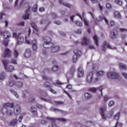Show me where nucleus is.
I'll return each mask as SVG.
<instances>
[{
  "label": "nucleus",
  "instance_id": "nucleus-1",
  "mask_svg": "<svg viewBox=\"0 0 127 127\" xmlns=\"http://www.w3.org/2000/svg\"><path fill=\"white\" fill-rule=\"evenodd\" d=\"M43 40L44 42L43 44L44 48H49L50 47L49 45H52V43L50 42L51 41V38L50 37L47 36L43 37Z\"/></svg>",
  "mask_w": 127,
  "mask_h": 127
},
{
  "label": "nucleus",
  "instance_id": "nucleus-2",
  "mask_svg": "<svg viewBox=\"0 0 127 127\" xmlns=\"http://www.w3.org/2000/svg\"><path fill=\"white\" fill-rule=\"evenodd\" d=\"M107 77L109 79H118L120 77V74L116 72H109L107 73Z\"/></svg>",
  "mask_w": 127,
  "mask_h": 127
},
{
  "label": "nucleus",
  "instance_id": "nucleus-3",
  "mask_svg": "<svg viewBox=\"0 0 127 127\" xmlns=\"http://www.w3.org/2000/svg\"><path fill=\"white\" fill-rule=\"evenodd\" d=\"M49 46H50L49 48H51V52L52 53H57L60 50V47L59 46H55L53 44Z\"/></svg>",
  "mask_w": 127,
  "mask_h": 127
},
{
  "label": "nucleus",
  "instance_id": "nucleus-4",
  "mask_svg": "<svg viewBox=\"0 0 127 127\" xmlns=\"http://www.w3.org/2000/svg\"><path fill=\"white\" fill-rule=\"evenodd\" d=\"M2 56L4 58H5V57L7 58L11 57V51L9 49L6 48L4 51V55H2Z\"/></svg>",
  "mask_w": 127,
  "mask_h": 127
},
{
  "label": "nucleus",
  "instance_id": "nucleus-5",
  "mask_svg": "<svg viewBox=\"0 0 127 127\" xmlns=\"http://www.w3.org/2000/svg\"><path fill=\"white\" fill-rule=\"evenodd\" d=\"M90 43L91 41L89 40V39L84 37L82 39L81 45H83V46H88V44H90Z\"/></svg>",
  "mask_w": 127,
  "mask_h": 127
},
{
  "label": "nucleus",
  "instance_id": "nucleus-6",
  "mask_svg": "<svg viewBox=\"0 0 127 127\" xmlns=\"http://www.w3.org/2000/svg\"><path fill=\"white\" fill-rule=\"evenodd\" d=\"M100 114L103 120H106V116H105V112L107 111V107L106 106H103L100 108Z\"/></svg>",
  "mask_w": 127,
  "mask_h": 127
},
{
  "label": "nucleus",
  "instance_id": "nucleus-7",
  "mask_svg": "<svg viewBox=\"0 0 127 127\" xmlns=\"http://www.w3.org/2000/svg\"><path fill=\"white\" fill-rule=\"evenodd\" d=\"M119 36V32L116 29L114 30L111 32L110 37L112 39H116Z\"/></svg>",
  "mask_w": 127,
  "mask_h": 127
},
{
  "label": "nucleus",
  "instance_id": "nucleus-8",
  "mask_svg": "<svg viewBox=\"0 0 127 127\" xmlns=\"http://www.w3.org/2000/svg\"><path fill=\"white\" fill-rule=\"evenodd\" d=\"M21 111V107L20 105H17L14 108V113L15 115H19Z\"/></svg>",
  "mask_w": 127,
  "mask_h": 127
},
{
  "label": "nucleus",
  "instance_id": "nucleus-9",
  "mask_svg": "<svg viewBox=\"0 0 127 127\" xmlns=\"http://www.w3.org/2000/svg\"><path fill=\"white\" fill-rule=\"evenodd\" d=\"M97 90H99L101 92V95L103 94V86H100L98 88H95V87H91L89 89V91L90 92H92V93H95L97 91Z\"/></svg>",
  "mask_w": 127,
  "mask_h": 127
},
{
  "label": "nucleus",
  "instance_id": "nucleus-10",
  "mask_svg": "<svg viewBox=\"0 0 127 127\" xmlns=\"http://www.w3.org/2000/svg\"><path fill=\"white\" fill-rule=\"evenodd\" d=\"M84 76V70L83 67H79L78 68L77 77L78 78H82Z\"/></svg>",
  "mask_w": 127,
  "mask_h": 127
},
{
  "label": "nucleus",
  "instance_id": "nucleus-11",
  "mask_svg": "<svg viewBox=\"0 0 127 127\" xmlns=\"http://www.w3.org/2000/svg\"><path fill=\"white\" fill-rule=\"evenodd\" d=\"M106 46L108 47V48H109V49H116V47H112V46H111L110 44H109V43H108V42H105L104 45H103L102 47L103 51H106V50H107Z\"/></svg>",
  "mask_w": 127,
  "mask_h": 127
},
{
  "label": "nucleus",
  "instance_id": "nucleus-12",
  "mask_svg": "<svg viewBox=\"0 0 127 127\" xmlns=\"http://www.w3.org/2000/svg\"><path fill=\"white\" fill-rule=\"evenodd\" d=\"M31 56V50L30 49H26L24 54L25 58H29Z\"/></svg>",
  "mask_w": 127,
  "mask_h": 127
},
{
  "label": "nucleus",
  "instance_id": "nucleus-13",
  "mask_svg": "<svg viewBox=\"0 0 127 127\" xmlns=\"http://www.w3.org/2000/svg\"><path fill=\"white\" fill-rule=\"evenodd\" d=\"M17 39L18 45H20V44H22L23 42H24V37L22 36L18 35Z\"/></svg>",
  "mask_w": 127,
  "mask_h": 127
},
{
  "label": "nucleus",
  "instance_id": "nucleus-14",
  "mask_svg": "<svg viewBox=\"0 0 127 127\" xmlns=\"http://www.w3.org/2000/svg\"><path fill=\"white\" fill-rule=\"evenodd\" d=\"M31 44L32 45L33 50L36 51L37 50V40L36 39L33 40L31 42Z\"/></svg>",
  "mask_w": 127,
  "mask_h": 127
},
{
  "label": "nucleus",
  "instance_id": "nucleus-15",
  "mask_svg": "<svg viewBox=\"0 0 127 127\" xmlns=\"http://www.w3.org/2000/svg\"><path fill=\"white\" fill-rule=\"evenodd\" d=\"M93 80V72H90L86 77V81L88 83H91Z\"/></svg>",
  "mask_w": 127,
  "mask_h": 127
},
{
  "label": "nucleus",
  "instance_id": "nucleus-16",
  "mask_svg": "<svg viewBox=\"0 0 127 127\" xmlns=\"http://www.w3.org/2000/svg\"><path fill=\"white\" fill-rule=\"evenodd\" d=\"M41 24H45L46 26H48L51 22L49 21V20L46 19H42L40 21Z\"/></svg>",
  "mask_w": 127,
  "mask_h": 127
},
{
  "label": "nucleus",
  "instance_id": "nucleus-17",
  "mask_svg": "<svg viewBox=\"0 0 127 127\" xmlns=\"http://www.w3.org/2000/svg\"><path fill=\"white\" fill-rule=\"evenodd\" d=\"M43 86L45 88H47V89H49V90L52 88V84H51V82L46 81L44 82Z\"/></svg>",
  "mask_w": 127,
  "mask_h": 127
},
{
  "label": "nucleus",
  "instance_id": "nucleus-18",
  "mask_svg": "<svg viewBox=\"0 0 127 127\" xmlns=\"http://www.w3.org/2000/svg\"><path fill=\"white\" fill-rule=\"evenodd\" d=\"M47 119H48V120H49V121H51L52 127H57V126H56V124H55L56 120L54 119V118H51L50 117H47Z\"/></svg>",
  "mask_w": 127,
  "mask_h": 127
},
{
  "label": "nucleus",
  "instance_id": "nucleus-19",
  "mask_svg": "<svg viewBox=\"0 0 127 127\" xmlns=\"http://www.w3.org/2000/svg\"><path fill=\"white\" fill-rule=\"evenodd\" d=\"M30 110L32 112V113H33V114H34V117H36L37 116V109H36V108L32 106L30 108Z\"/></svg>",
  "mask_w": 127,
  "mask_h": 127
},
{
  "label": "nucleus",
  "instance_id": "nucleus-20",
  "mask_svg": "<svg viewBox=\"0 0 127 127\" xmlns=\"http://www.w3.org/2000/svg\"><path fill=\"white\" fill-rule=\"evenodd\" d=\"M59 3L62 4V5H64V6H66V7H68L70 8L71 5L70 4H68L67 3H65L63 2V0H59Z\"/></svg>",
  "mask_w": 127,
  "mask_h": 127
},
{
  "label": "nucleus",
  "instance_id": "nucleus-21",
  "mask_svg": "<svg viewBox=\"0 0 127 127\" xmlns=\"http://www.w3.org/2000/svg\"><path fill=\"white\" fill-rule=\"evenodd\" d=\"M6 71L7 72H12L14 70V66L12 65H9L8 67H6V68H4Z\"/></svg>",
  "mask_w": 127,
  "mask_h": 127
},
{
  "label": "nucleus",
  "instance_id": "nucleus-22",
  "mask_svg": "<svg viewBox=\"0 0 127 127\" xmlns=\"http://www.w3.org/2000/svg\"><path fill=\"white\" fill-rule=\"evenodd\" d=\"M4 112H5V113L6 115H7V116L12 115V111H11L10 108H6Z\"/></svg>",
  "mask_w": 127,
  "mask_h": 127
},
{
  "label": "nucleus",
  "instance_id": "nucleus-23",
  "mask_svg": "<svg viewBox=\"0 0 127 127\" xmlns=\"http://www.w3.org/2000/svg\"><path fill=\"white\" fill-rule=\"evenodd\" d=\"M73 53L74 55H76L77 56H81V54H82V53L81 52V51L78 50V49H74L73 50Z\"/></svg>",
  "mask_w": 127,
  "mask_h": 127
},
{
  "label": "nucleus",
  "instance_id": "nucleus-24",
  "mask_svg": "<svg viewBox=\"0 0 127 127\" xmlns=\"http://www.w3.org/2000/svg\"><path fill=\"white\" fill-rule=\"evenodd\" d=\"M5 77H6V74L4 71H2L0 74V80H2L5 79Z\"/></svg>",
  "mask_w": 127,
  "mask_h": 127
},
{
  "label": "nucleus",
  "instance_id": "nucleus-25",
  "mask_svg": "<svg viewBox=\"0 0 127 127\" xmlns=\"http://www.w3.org/2000/svg\"><path fill=\"white\" fill-rule=\"evenodd\" d=\"M113 116H114L113 110H111L110 111H109L107 115V117L108 119H112V118H113Z\"/></svg>",
  "mask_w": 127,
  "mask_h": 127
},
{
  "label": "nucleus",
  "instance_id": "nucleus-26",
  "mask_svg": "<svg viewBox=\"0 0 127 127\" xmlns=\"http://www.w3.org/2000/svg\"><path fill=\"white\" fill-rule=\"evenodd\" d=\"M13 55L14 56V58H17V57H18V56L19 55L18 51L14 49L13 50Z\"/></svg>",
  "mask_w": 127,
  "mask_h": 127
},
{
  "label": "nucleus",
  "instance_id": "nucleus-27",
  "mask_svg": "<svg viewBox=\"0 0 127 127\" xmlns=\"http://www.w3.org/2000/svg\"><path fill=\"white\" fill-rule=\"evenodd\" d=\"M119 65L120 68H121V69H123V70L127 69V66L124 64L119 63Z\"/></svg>",
  "mask_w": 127,
  "mask_h": 127
},
{
  "label": "nucleus",
  "instance_id": "nucleus-28",
  "mask_svg": "<svg viewBox=\"0 0 127 127\" xmlns=\"http://www.w3.org/2000/svg\"><path fill=\"white\" fill-rule=\"evenodd\" d=\"M2 63L3 64L4 69H6V67H7V64H8V63H9V61L3 60L2 61Z\"/></svg>",
  "mask_w": 127,
  "mask_h": 127
},
{
  "label": "nucleus",
  "instance_id": "nucleus-29",
  "mask_svg": "<svg viewBox=\"0 0 127 127\" xmlns=\"http://www.w3.org/2000/svg\"><path fill=\"white\" fill-rule=\"evenodd\" d=\"M16 124H17V119H13L10 122V126H12V127H14Z\"/></svg>",
  "mask_w": 127,
  "mask_h": 127
},
{
  "label": "nucleus",
  "instance_id": "nucleus-30",
  "mask_svg": "<svg viewBox=\"0 0 127 127\" xmlns=\"http://www.w3.org/2000/svg\"><path fill=\"white\" fill-rule=\"evenodd\" d=\"M10 92L12 94H13L16 98H17V99H18L19 98V95L17 94V93H16V92H15V91H14V90L10 89Z\"/></svg>",
  "mask_w": 127,
  "mask_h": 127
},
{
  "label": "nucleus",
  "instance_id": "nucleus-31",
  "mask_svg": "<svg viewBox=\"0 0 127 127\" xmlns=\"http://www.w3.org/2000/svg\"><path fill=\"white\" fill-rule=\"evenodd\" d=\"M114 16L116 18H121V17H122V16L121 15V13L119 11H115L114 12Z\"/></svg>",
  "mask_w": 127,
  "mask_h": 127
},
{
  "label": "nucleus",
  "instance_id": "nucleus-32",
  "mask_svg": "<svg viewBox=\"0 0 127 127\" xmlns=\"http://www.w3.org/2000/svg\"><path fill=\"white\" fill-rule=\"evenodd\" d=\"M3 109L2 110V111L3 113H4V110H5V109H9V103H6L3 105Z\"/></svg>",
  "mask_w": 127,
  "mask_h": 127
},
{
  "label": "nucleus",
  "instance_id": "nucleus-33",
  "mask_svg": "<svg viewBox=\"0 0 127 127\" xmlns=\"http://www.w3.org/2000/svg\"><path fill=\"white\" fill-rule=\"evenodd\" d=\"M84 96L85 99H91V98H92V94H91V93L86 92V93H85Z\"/></svg>",
  "mask_w": 127,
  "mask_h": 127
},
{
  "label": "nucleus",
  "instance_id": "nucleus-34",
  "mask_svg": "<svg viewBox=\"0 0 127 127\" xmlns=\"http://www.w3.org/2000/svg\"><path fill=\"white\" fill-rule=\"evenodd\" d=\"M32 27H33V29H35L36 31H38V28H37V26L35 22H32L31 24Z\"/></svg>",
  "mask_w": 127,
  "mask_h": 127
},
{
  "label": "nucleus",
  "instance_id": "nucleus-35",
  "mask_svg": "<svg viewBox=\"0 0 127 127\" xmlns=\"http://www.w3.org/2000/svg\"><path fill=\"white\" fill-rule=\"evenodd\" d=\"M59 69H60V67L58 65H54L52 67V70L54 71V72L59 71Z\"/></svg>",
  "mask_w": 127,
  "mask_h": 127
},
{
  "label": "nucleus",
  "instance_id": "nucleus-36",
  "mask_svg": "<svg viewBox=\"0 0 127 127\" xmlns=\"http://www.w3.org/2000/svg\"><path fill=\"white\" fill-rule=\"evenodd\" d=\"M93 39L94 40V42H95L96 45L97 46H99V43L98 41V37L97 36V35H94Z\"/></svg>",
  "mask_w": 127,
  "mask_h": 127
},
{
  "label": "nucleus",
  "instance_id": "nucleus-37",
  "mask_svg": "<svg viewBox=\"0 0 127 127\" xmlns=\"http://www.w3.org/2000/svg\"><path fill=\"white\" fill-rule=\"evenodd\" d=\"M16 86L18 88H21L23 86V82L21 81H18L16 83Z\"/></svg>",
  "mask_w": 127,
  "mask_h": 127
},
{
  "label": "nucleus",
  "instance_id": "nucleus-38",
  "mask_svg": "<svg viewBox=\"0 0 127 127\" xmlns=\"http://www.w3.org/2000/svg\"><path fill=\"white\" fill-rule=\"evenodd\" d=\"M80 57L79 56H77L76 55H74L72 57V62L73 63H75L78 60V58Z\"/></svg>",
  "mask_w": 127,
  "mask_h": 127
},
{
  "label": "nucleus",
  "instance_id": "nucleus-39",
  "mask_svg": "<svg viewBox=\"0 0 127 127\" xmlns=\"http://www.w3.org/2000/svg\"><path fill=\"white\" fill-rule=\"evenodd\" d=\"M87 46L89 49H91V50H93V49H94V50H96V48H95V47L93 46V45H92L91 43H89V44H88Z\"/></svg>",
  "mask_w": 127,
  "mask_h": 127
},
{
  "label": "nucleus",
  "instance_id": "nucleus-40",
  "mask_svg": "<svg viewBox=\"0 0 127 127\" xmlns=\"http://www.w3.org/2000/svg\"><path fill=\"white\" fill-rule=\"evenodd\" d=\"M53 111H54V112H60V113H61V114H66V113H67V112H66V111H64L63 110H60L59 109H55V108H54L53 109Z\"/></svg>",
  "mask_w": 127,
  "mask_h": 127
},
{
  "label": "nucleus",
  "instance_id": "nucleus-41",
  "mask_svg": "<svg viewBox=\"0 0 127 127\" xmlns=\"http://www.w3.org/2000/svg\"><path fill=\"white\" fill-rule=\"evenodd\" d=\"M99 18H100L99 21L100 20H103V19H104L106 24H109V21H108V20H107V19H106V18L104 17V16H100Z\"/></svg>",
  "mask_w": 127,
  "mask_h": 127
},
{
  "label": "nucleus",
  "instance_id": "nucleus-42",
  "mask_svg": "<svg viewBox=\"0 0 127 127\" xmlns=\"http://www.w3.org/2000/svg\"><path fill=\"white\" fill-rule=\"evenodd\" d=\"M29 17V13H28V12L27 11H26L25 14L23 16L24 19H28V18Z\"/></svg>",
  "mask_w": 127,
  "mask_h": 127
},
{
  "label": "nucleus",
  "instance_id": "nucleus-43",
  "mask_svg": "<svg viewBox=\"0 0 127 127\" xmlns=\"http://www.w3.org/2000/svg\"><path fill=\"white\" fill-rule=\"evenodd\" d=\"M74 23H75V24H76V25H77L78 26H82V22L80 21H74Z\"/></svg>",
  "mask_w": 127,
  "mask_h": 127
},
{
  "label": "nucleus",
  "instance_id": "nucleus-44",
  "mask_svg": "<svg viewBox=\"0 0 127 127\" xmlns=\"http://www.w3.org/2000/svg\"><path fill=\"white\" fill-rule=\"evenodd\" d=\"M104 74H105V72L103 70H100L97 72V76H103Z\"/></svg>",
  "mask_w": 127,
  "mask_h": 127
},
{
  "label": "nucleus",
  "instance_id": "nucleus-45",
  "mask_svg": "<svg viewBox=\"0 0 127 127\" xmlns=\"http://www.w3.org/2000/svg\"><path fill=\"white\" fill-rule=\"evenodd\" d=\"M51 15L53 19H55V18H57V17H58V16H57V15L54 12H52L51 13Z\"/></svg>",
  "mask_w": 127,
  "mask_h": 127
},
{
  "label": "nucleus",
  "instance_id": "nucleus-46",
  "mask_svg": "<svg viewBox=\"0 0 127 127\" xmlns=\"http://www.w3.org/2000/svg\"><path fill=\"white\" fill-rule=\"evenodd\" d=\"M64 102L62 101H55V105H56V106H58V105H64Z\"/></svg>",
  "mask_w": 127,
  "mask_h": 127
},
{
  "label": "nucleus",
  "instance_id": "nucleus-47",
  "mask_svg": "<svg viewBox=\"0 0 127 127\" xmlns=\"http://www.w3.org/2000/svg\"><path fill=\"white\" fill-rule=\"evenodd\" d=\"M32 11L34 12H36L37 11V4H35L33 6V7L32 8Z\"/></svg>",
  "mask_w": 127,
  "mask_h": 127
},
{
  "label": "nucleus",
  "instance_id": "nucleus-48",
  "mask_svg": "<svg viewBox=\"0 0 127 127\" xmlns=\"http://www.w3.org/2000/svg\"><path fill=\"white\" fill-rule=\"evenodd\" d=\"M53 85H54V86H56L57 85L60 86V85H63V83L60 82V81L57 80L56 83H53Z\"/></svg>",
  "mask_w": 127,
  "mask_h": 127
},
{
  "label": "nucleus",
  "instance_id": "nucleus-49",
  "mask_svg": "<svg viewBox=\"0 0 127 127\" xmlns=\"http://www.w3.org/2000/svg\"><path fill=\"white\" fill-rule=\"evenodd\" d=\"M119 118H120V112H118L114 117V120H116L118 121L119 120Z\"/></svg>",
  "mask_w": 127,
  "mask_h": 127
},
{
  "label": "nucleus",
  "instance_id": "nucleus-50",
  "mask_svg": "<svg viewBox=\"0 0 127 127\" xmlns=\"http://www.w3.org/2000/svg\"><path fill=\"white\" fill-rule=\"evenodd\" d=\"M5 16V14L3 12H1L0 13V19H2Z\"/></svg>",
  "mask_w": 127,
  "mask_h": 127
},
{
  "label": "nucleus",
  "instance_id": "nucleus-51",
  "mask_svg": "<svg viewBox=\"0 0 127 127\" xmlns=\"http://www.w3.org/2000/svg\"><path fill=\"white\" fill-rule=\"evenodd\" d=\"M25 116V114H22L20 115L19 118V121L20 123H21V120L23 119V117Z\"/></svg>",
  "mask_w": 127,
  "mask_h": 127
},
{
  "label": "nucleus",
  "instance_id": "nucleus-52",
  "mask_svg": "<svg viewBox=\"0 0 127 127\" xmlns=\"http://www.w3.org/2000/svg\"><path fill=\"white\" fill-rule=\"evenodd\" d=\"M49 90L50 92H51V93H53V94H57V92H56V91L54 90V89H52V87H51L49 89Z\"/></svg>",
  "mask_w": 127,
  "mask_h": 127
},
{
  "label": "nucleus",
  "instance_id": "nucleus-53",
  "mask_svg": "<svg viewBox=\"0 0 127 127\" xmlns=\"http://www.w3.org/2000/svg\"><path fill=\"white\" fill-rule=\"evenodd\" d=\"M15 84V82L14 81H11L9 82L8 85L10 87H13V86Z\"/></svg>",
  "mask_w": 127,
  "mask_h": 127
},
{
  "label": "nucleus",
  "instance_id": "nucleus-54",
  "mask_svg": "<svg viewBox=\"0 0 127 127\" xmlns=\"http://www.w3.org/2000/svg\"><path fill=\"white\" fill-rule=\"evenodd\" d=\"M115 2L116 3H117L118 4H119L120 5H122L123 4V1L120 0H115Z\"/></svg>",
  "mask_w": 127,
  "mask_h": 127
},
{
  "label": "nucleus",
  "instance_id": "nucleus-55",
  "mask_svg": "<svg viewBox=\"0 0 127 127\" xmlns=\"http://www.w3.org/2000/svg\"><path fill=\"white\" fill-rule=\"evenodd\" d=\"M115 105V102L114 101H110L108 104V107H113Z\"/></svg>",
  "mask_w": 127,
  "mask_h": 127
},
{
  "label": "nucleus",
  "instance_id": "nucleus-56",
  "mask_svg": "<svg viewBox=\"0 0 127 127\" xmlns=\"http://www.w3.org/2000/svg\"><path fill=\"white\" fill-rule=\"evenodd\" d=\"M37 108H38V109H43L44 108V106H42L41 104H37L36 105Z\"/></svg>",
  "mask_w": 127,
  "mask_h": 127
},
{
  "label": "nucleus",
  "instance_id": "nucleus-57",
  "mask_svg": "<svg viewBox=\"0 0 127 127\" xmlns=\"http://www.w3.org/2000/svg\"><path fill=\"white\" fill-rule=\"evenodd\" d=\"M43 78L44 79V80H48V81H51V79H50V78H49L48 77H47L46 75H43Z\"/></svg>",
  "mask_w": 127,
  "mask_h": 127
},
{
  "label": "nucleus",
  "instance_id": "nucleus-58",
  "mask_svg": "<svg viewBox=\"0 0 127 127\" xmlns=\"http://www.w3.org/2000/svg\"><path fill=\"white\" fill-rule=\"evenodd\" d=\"M43 101H45L46 102H48V103H52V100H51V97H50L49 99H42Z\"/></svg>",
  "mask_w": 127,
  "mask_h": 127
},
{
  "label": "nucleus",
  "instance_id": "nucleus-59",
  "mask_svg": "<svg viewBox=\"0 0 127 127\" xmlns=\"http://www.w3.org/2000/svg\"><path fill=\"white\" fill-rule=\"evenodd\" d=\"M74 72H75V67L72 66L70 68V73H71L72 74H73Z\"/></svg>",
  "mask_w": 127,
  "mask_h": 127
},
{
  "label": "nucleus",
  "instance_id": "nucleus-60",
  "mask_svg": "<svg viewBox=\"0 0 127 127\" xmlns=\"http://www.w3.org/2000/svg\"><path fill=\"white\" fill-rule=\"evenodd\" d=\"M25 42L27 44H31L30 41L26 37H25Z\"/></svg>",
  "mask_w": 127,
  "mask_h": 127
},
{
  "label": "nucleus",
  "instance_id": "nucleus-61",
  "mask_svg": "<svg viewBox=\"0 0 127 127\" xmlns=\"http://www.w3.org/2000/svg\"><path fill=\"white\" fill-rule=\"evenodd\" d=\"M83 20L85 25H86L87 26H89V22L88 21V20L86 19H84Z\"/></svg>",
  "mask_w": 127,
  "mask_h": 127
},
{
  "label": "nucleus",
  "instance_id": "nucleus-62",
  "mask_svg": "<svg viewBox=\"0 0 127 127\" xmlns=\"http://www.w3.org/2000/svg\"><path fill=\"white\" fill-rule=\"evenodd\" d=\"M110 99H111V98L108 97L107 96H105L104 97V102H107V101L110 100Z\"/></svg>",
  "mask_w": 127,
  "mask_h": 127
},
{
  "label": "nucleus",
  "instance_id": "nucleus-63",
  "mask_svg": "<svg viewBox=\"0 0 127 127\" xmlns=\"http://www.w3.org/2000/svg\"><path fill=\"white\" fill-rule=\"evenodd\" d=\"M58 121H60V122H66V120L65 118H59L57 119Z\"/></svg>",
  "mask_w": 127,
  "mask_h": 127
},
{
  "label": "nucleus",
  "instance_id": "nucleus-64",
  "mask_svg": "<svg viewBox=\"0 0 127 127\" xmlns=\"http://www.w3.org/2000/svg\"><path fill=\"white\" fill-rule=\"evenodd\" d=\"M107 8H112V5L109 3H107L106 5Z\"/></svg>",
  "mask_w": 127,
  "mask_h": 127
}]
</instances>
